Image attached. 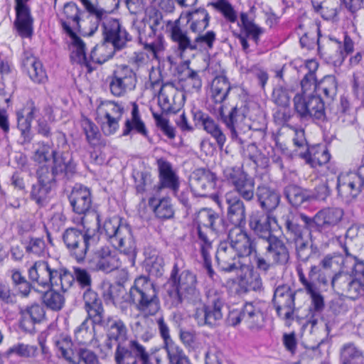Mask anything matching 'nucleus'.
<instances>
[{
    "label": "nucleus",
    "mask_w": 364,
    "mask_h": 364,
    "mask_svg": "<svg viewBox=\"0 0 364 364\" xmlns=\"http://www.w3.org/2000/svg\"><path fill=\"white\" fill-rule=\"evenodd\" d=\"M97 120L101 123L102 130L105 135L114 134L119 127L121 119L109 117L108 115H97Z\"/></svg>",
    "instance_id": "obj_63"
},
{
    "label": "nucleus",
    "mask_w": 364,
    "mask_h": 364,
    "mask_svg": "<svg viewBox=\"0 0 364 364\" xmlns=\"http://www.w3.org/2000/svg\"><path fill=\"white\" fill-rule=\"evenodd\" d=\"M228 240L236 250L239 257H247L256 253L260 242L245 228H236L229 231Z\"/></svg>",
    "instance_id": "obj_18"
},
{
    "label": "nucleus",
    "mask_w": 364,
    "mask_h": 364,
    "mask_svg": "<svg viewBox=\"0 0 364 364\" xmlns=\"http://www.w3.org/2000/svg\"><path fill=\"white\" fill-rule=\"evenodd\" d=\"M31 0H14L16 18L14 26L18 34L23 38H29L33 34L34 18L28 4Z\"/></svg>",
    "instance_id": "obj_26"
},
{
    "label": "nucleus",
    "mask_w": 364,
    "mask_h": 364,
    "mask_svg": "<svg viewBox=\"0 0 364 364\" xmlns=\"http://www.w3.org/2000/svg\"><path fill=\"white\" fill-rule=\"evenodd\" d=\"M156 164L159 170V183L156 184V193L162 189L170 190L176 196L180 186L179 177L173 169L171 164L164 158L157 159Z\"/></svg>",
    "instance_id": "obj_29"
},
{
    "label": "nucleus",
    "mask_w": 364,
    "mask_h": 364,
    "mask_svg": "<svg viewBox=\"0 0 364 364\" xmlns=\"http://www.w3.org/2000/svg\"><path fill=\"white\" fill-rule=\"evenodd\" d=\"M28 278L42 287H59L68 291L75 283V274L63 267L48 261L36 262L28 271Z\"/></svg>",
    "instance_id": "obj_4"
},
{
    "label": "nucleus",
    "mask_w": 364,
    "mask_h": 364,
    "mask_svg": "<svg viewBox=\"0 0 364 364\" xmlns=\"http://www.w3.org/2000/svg\"><path fill=\"white\" fill-rule=\"evenodd\" d=\"M344 260L342 257L328 255L325 256L319 262V265H311L309 272L310 279L318 274L317 280L318 283L327 285L331 284V277L341 269V264Z\"/></svg>",
    "instance_id": "obj_25"
},
{
    "label": "nucleus",
    "mask_w": 364,
    "mask_h": 364,
    "mask_svg": "<svg viewBox=\"0 0 364 364\" xmlns=\"http://www.w3.org/2000/svg\"><path fill=\"white\" fill-rule=\"evenodd\" d=\"M255 196L262 209L270 212L276 209L280 202L277 191L266 185H259L255 189Z\"/></svg>",
    "instance_id": "obj_39"
},
{
    "label": "nucleus",
    "mask_w": 364,
    "mask_h": 364,
    "mask_svg": "<svg viewBox=\"0 0 364 364\" xmlns=\"http://www.w3.org/2000/svg\"><path fill=\"white\" fill-rule=\"evenodd\" d=\"M189 29L193 33H202L209 25L210 16L206 9L200 8L189 12L187 16Z\"/></svg>",
    "instance_id": "obj_46"
},
{
    "label": "nucleus",
    "mask_w": 364,
    "mask_h": 364,
    "mask_svg": "<svg viewBox=\"0 0 364 364\" xmlns=\"http://www.w3.org/2000/svg\"><path fill=\"white\" fill-rule=\"evenodd\" d=\"M363 186L358 171L341 173L337 177L336 190L338 196L346 202L355 199L360 193Z\"/></svg>",
    "instance_id": "obj_27"
},
{
    "label": "nucleus",
    "mask_w": 364,
    "mask_h": 364,
    "mask_svg": "<svg viewBox=\"0 0 364 364\" xmlns=\"http://www.w3.org/2000/svg\"><path fill=\"white\" fill-rule=\"evenodd\" d=\"M237 252L227 240L218 245L215 259L218 268L225 272H232L241 268L242 264Z\"/></svg>",
    "instance_id": "obj_28"
},
{
    "label": "nucleus",
    "mask_w": 364,
    "mask_h": 364,
    "mask_svg": "<svg viewBox=\"0 0 364 364\" xmlns=\"http://www.w3.org/2000/svg\"><path fill=\"white\" fill-rule=\"evenodd\" d=\"M197 36L193 40L196 45V50L207 48L211 50L216 41V33L213 31H208L205 33H197Z\"/></svg>",
    "instance_id": "obj_62"
},
{
    "label": "nucleus",
    "mask_w": 364,
    "mask_h": 364,
    "mask_svg": "<svg viewBox=\"0 0 364 364\" xmlns=\"http://www.w3.org/2000/svg\"><path fill=\"white\" fill-rule=\"evenodd\" d=\"M149 205L153 207L155 216L162 220L171 219L174 216V209L168 197H164L159 200L151 198Z\"/></svg>",
    "instance_id": "obj_47"
},
{
    "label": "nucleus",
    "mask_w": 364,
    "mask_h": 364,
    "mask_svg": "<svg viewBox=\"0 0 364 364\" xmlns=\"http://www.w3.org/2000/svg\"><path fill=\"white\" fill-rule=\"evenodd\" d=\"M170 37L176 45L177 50L181 58H183L188 50H196L193 41L188 36V31L181 23L179 19L175 21L170 27Z\"/></svg>",
    "instance_id": "obj_35"
},
{
    "label": "nucleus",
    "mask_w": 364,
    "mask_h": 364,
    "mask_svg": "<svg viewBox=\"0 0 364 364\" xmlns=\"http://www.w3.org/2000/svg\"><path fill=\"white\" fill-rule=\"evenodd\" d=\"M306 68L309 71L305 74L301 80L302 93L301 95H309L307 92L311 90L316 92V86L318 81L316 80L315 70L318 68V63L313 60H307Z\"/></svg>",
    "instance_id": "obj_57"
},
{
    "label": "nucleus",
    "mask_w": 364,
    "mask_h": 364,
    "mask_svg": "<svg viewBox=\"0 0 364 364\" xmlns=\"http://www.w3.org/2000/svg\"><path fill=\"white\" fill-rule=\"evenodd\" d=\"M95 326L102 328L106 331V346L112 348V341L124 343L128 340V328L125 323L117 315H105Z\"/></svg>",
    "instance_id": "obj_19"
},
{
    "label": "nucleus",
    "mask_w": 364,
    "mask_h": 364,
    "mask_svg": "<svg viewBox=\"0 0 364 364\" xmlns=\"http://www.w3.org/2000/svg\"><path fill=\"white\" fill-rule=\"evenodd\" d=\"M263 305V302L255 301L245 302L242 306L243 323L250 330L258 331L264 326Z\"/></svg>",
    "instance_id": "obj_33"
},
{
    "label": "nucleus",
    "mask_w": 364,
    "mask_h": 364,
    "mask_svg": "<svg viewBox=\"0 0 364 364\" xmlns=\"http://www.w3.org/2000/svg\"><path fill=\"white\" fill-rule=\"evenodd\" d=\"M131 115L132 117L127 119L124 123L122 136H128L131 132H134L148 139L149 132L144 122L140 117L139 107L136 102H133L132 104Z\"/></svg>",
    "instance_id": "obj_42"
},
{
    "label": "nucleus",
    "mask_w": 364,
    "mask_h": 364,
    "mask_svg": "<svg viewBox=\"0 0 364 364\" xmlns=\"http://www.w3.org/2000/svg\"><path fill=\"white\" fill-rule=\"evenodd\" d=\"M299 154L313 168L327 164L331 159V154L326 147L320 145L307 148L304 152H300Z\"/></svg>",
    "instance_id": "obj_41"
},
{
    "label": "nucleus",
    "mask_w": 364,
    "mask_h": 364,
    "mask_svg": "<svg viewBox=\"0 0 364 364\" xmlns=\"http://www.w3.org/2000/svg\"><path fill=\"white\" fill-rule=\"evenodd\" d=\"M338 81L333 75H326L316 86V93L326 102H333L337 95Z\"/></svg>",
    "instance_id": "obj_43"
},
{
    "label": "nucleus",
    "mask_w": 364,
    "mask_h": 364,
    "mask_svg": "<svg viewBox=\"0 0 364 364\" xmlns=\"http://www.w3.org/2000/svg\"><path fill=\"white\" fill-rule=\"evenodd\" d=\"M84 301V309L91 318L92 324H95L100 320L105 315V311L101 299L96 291L90 289H86L82 295Z\"/></svg>",
    "instance_id": "obj_37"
},
{
    "label": "nucleus",
    "mask_w": 364,
    "mask_h": 364,
    "mask_svg": "<svg viewBox=\"0 0 364 364\" xmlns=\"http://www.w3.org/2000/svg\"><path fill=\"white\" fill-rule=\"evenodd\" d=\"M144 20L147 22L149 31L146 33L145 31H139V41L144 45L145 50L156 55L161 48L160 39L162 31L165 26L171 27L173 23L171 21H165L163 14L156 9L150 10Z\"/></svg>",
    "instance_id": "obj_10"
},
{
    "label": "nucleus",
    "mask_w": 364,
    "mask_h": 364,
    "mask_svg": "<svg viewBox=\"0 0 364 364\" xmlns=\"http://www.w3.org/2000/svg\"><path fill=\"white\" fill-rule=\"evenodd\" d=\"M55 346L58 356L64 358L73 364H79L80 362H83L85 364L97 363V356L92 350L85 348L73 350L71 348L72 342L69 339L55 341Z\"/></svg>",
    "instance_id": "obj_17"
},
{
    "label": "nucleus",
    "mask_w": 364,
    "mask_h": 364,
    "mask_svg": "<svg viewBox=\"0 0 364 364\" xmlns=\"http://www.w3.org/2000/svg\"><path fill=\"white\" fill-rule=\"evenodd\" d=\"M129 301L138 311L151 316L160 309L158 294L149 277L139 276L134 279L129 291Z\"/></svg>",
    "instance_id": "obj_6"
},
{
    "label": "nucleus",
    "mask_w": 364,
    "mask_h": 364,
    "mask_svg": "<svg viewBox=\"0 0 364 364\" xmlns=\"http://www.w3.org/2000/svg\"><path fill=\"white\" fill-rule=\"evenodd\" d=\"M296 293V291L288 284H282L276 287L272 302L279 317L287 320L293 318Z\"/></svg>",
    "instance_id": "obj_20"
},
{
    "label": "nucleus",
    "mask_w": 364,
    "mask_h": 364,
    "mask_svg": "<svg viewBox=\"0 0 364 364\" xmlns=\"http://www.w3.org/2000/svg\"><path fill=\"white\" fill-rule=\"evenodd\" d=\"M295 245L298 259L301 262H306L315 258L317 255V247L309 245L308 238L293 243Z\"/></svg>",
    "instance_id": "obj_59"
},
{
    "label": "nucleus",
    "mask_w": 364,
    "mask_h": 364,
    "mask_svg": "<svg viewBox=\"0 0 364 364\" xmlns=\"http://www.w3.org/2000/svg\"><path fill=\"white\" fill-rule=\"evenodd\" d=\"M163 299L168 309H181L184 301L196 304L201 301V293L198 287L196 273L185 268L182 259H176L169 278L164 285Z\"/></svg>",
    "instance_id": "obj_2"
},
{
    "label": "nucleus",
    "mask_w": 364,
    "mask_h": 364,
    "mask_svg": "<svg viewBox=\"0 0 364 364\" xmlns=\"http://www.w3.org/2000/svg\"><path fill=\"white\" fill-rule=\"evenodd\" d=\"M167 352L170 364H188V358L186 355L183 350L173 341L164 345Z\"/></svg>",
    "instance_id": "obj_60"
},
{
    "label": "nucleus",
    "mask_w": 364,
    "mask_h": 364,
    "mask_svg": "<svg viewBox=\"0 0 364 364\" xmlns=\"http://www.w3.org/2000/svg\"><path fill=\"white\" fill-rule=\"evenodd\" d=\"M312 6L316 13L320 14L321 16L326 21H333L338 14L339 7L336 0H328L318 1L311 0Z\"/></svg>",
    "instance_id": "obj_53"
},
{
    "label": "nucleus",
    "mask_w": 364,
    "mask_h": 364,
    "mask_svg": "<svg viewBox=\"0 0 364 364\" xmlns=\"http://www.w3.org/2000/svg\"><path fill=\"white\" fill-rule=\"evenodd\" d=\"M294 107L296 113L301 120L326 119L325 101L320 95L316 94H296L294 97Z\"/></svg>",
    "instance_id": "obj_13"
},
{
    "label": "nucleus",
    "mask_w": 364,
    "mask_h": 364,
    "mask_svg": "<svg viewBox=\"0 0 364 364\" xmlns=\"http://www.w3.org/2000/svg\"><path fill=\"white\" fill-rule=\"evenodd\" d=\"M48 289L41 294L42 303L50 310L53 311H60L65 305L64 295L54 290L53 287H47Z\"/></svg>",
    "instance_id": "obj_54"
},
{
    "label": "nucleus",
    "mask_w": 364,
    "mask_h": 364,
    "mask_svg": "<svg viewBox=\"0 0 364 364\" xmlns=\"http://www.w3.org/2000/svg\"><path fill=\"white\" fill-rule=\"evenodd\" d=\"M203 130L215 139L220 149L223 148L226 142V136L215 119L211 117Z\"/></svg>",
    "instance_id": "obj_61"
},
{
    "label": "nucleus",
    "mask_w": 364,
    "mask_h": 364,
    "mask_svg": "<svg viewBox=\"0 0 364 364\" xmlns=\"http://www.w3.org/2000/svg\"><path fill=\"white\" fill-rule=\"evenodd\" d=\"M196 225L197 235L200 245H212V240L203 228L209 229L212 233L218 235L225 230V221L223 218L211 208L200 209L194 218Z\"/></svg>",
    "instance_id": "obj_15"
},
{
    "label": "nucleus",
    "mask_w": 364,
    "mask_h": 364,
    "mask_svg": "<svg viewBox=\"0 0 364 364\" xmlns=\"http://www.w3.org/2000/svg\"><path fill=\"white\" fill-rule=\"evenodd\" d=\"M248 108L244 105H235L228 114L224 113L223 105L219 107V114L222 121L230 131L233 141L240 144H244L242 135L250 130V125L247 122Z\"/></svg>",
    "instance_id": "obj_14"
},
{
    "label": "nucleus",
    "mask_w": 364,
    "mask_h": 364,
    "mask_svg": "<svg viewBox=\"0 0 364 364\" xmlns=\"http://www.w3.org/2000/svg\"><path fill=\"white\" fill-rule=\"evenodd\" d=\"M50 146L49 144H43L39 149H36L34 154V159L38 163L50 162V164H46L48 167H53L54 166V159H61L65 157L66 159H70L75 166V174L77 173V163L75 161L72 154L68 152L63 153L60 156L58 155V151L54 149L50 151Z\"/></svg>",
    "instance_id": "obj_44"
},
{
    "label": "nucleus",
    "mask_w": 364,
    "mask_h": 364,
    "mask_svg": "<svg viewBox=\"0 0 364 364\" xmlns=\"http://www.w3.org/2000/svg\"><path fill=\"white\" fill-rule=\"evenodd\" d=\"M341 364L361 363L364 359L362 350L353 342H348L342 346L340 349Z\"/></svg>",
    "instance_id": "obj_49"
},
{
    "label": "nucleus",
    "mask_w": 364,
    "mask_h": 364,
    "mask_svg": "<svg viewBox=\"0 0 364 364\" xmlns=\"http://www.w3.org/2000/svg\"><path fill=\"white\" fill-rule=\"evenodd\" d=\"M264 249L263 253H253V262L257 270L262 274H267L268 271L275 265H284L289 259V252L286 244L283 242V247L279 250V253H270L267 250V245H260Z\"/></svg>",
    "instance_id": "obj_21"
},
{
    "label": "nucleus",
    "mask_w": 364,
    "mask_h": 364,
    "mask_svg": "<svg viewBox=\"0 0 364 364\" xmlns=\"http://www.w3.org/2000/svg\"><path fill=\"white\" fill-rule=\"evenodd\" d=\"M93 262L96 269L105 273H109L120 266L115 252L107 246L102 247L95 251Z\"/></svg>",
    "instance_id": "obj_36"
},
{
    "label": "nucleus",
    "mask_w": 364,
    "mask_h": 364,
    "mask_svg": "<svg viewBox=\"0 0 364 364\" xmlns=\"http://www.w3.org/2000/svg\"><path fill=\"white\" fill-rule=\"evenodd\" d=\"M230 90V83L225 76H216L211 83L210 98L215 103L221 104L228 97Z\"/></svg>",
    "instance_id": "obj_45"
},
{
    "label": "nucleus",
    "mask_w": 364,
    "mask_h": 364,
    "mask_svg": "<svg viewBox=\"0 0 364 364\" xmlns=\"http://www.w3.org/2000/svg\"><path fill=\"white\" fill-rule=\"evenodd\" d=\"M137 83V77L134 70L129 65L121 64L116 67L109 77V88L111 94L115 97L124 96L134 90Z\"/></svg>",
    "instance_id": "obj_16"
},
{
    "label": "nucleus",
    "mask_w": 364,
    "mask_h": 364,
    "mask_svg": "<svg viewBox=\"0 0 364 364\" xmlns=\"http://www.w3.org/2000/svg\"><path fill=\"white\" fill-rule=\"evenodd\" d=\"M134 188L137 194L156 192V184L154 183V178L148 171H136L133 173Z\"/></svg>",
    "instance_id": "obj_51"
},
{
    "label": "nucleus",
    "mask_w": 364,
    "mask_h": 364,
    "mask_svg": "<svg viewBox=\"0 0 364 364\" xmlns=\"http://www.w3.org/2000/svg\"><path fill=\"white\" fill-rule=\"evenodd\" d=\"M28 68L30 78L36 83H44L47 80L46 73L43 68L42 63L35 58H28L23 63Z\"/></svg>",
    "instance_id": "obj_58"
},
{
    "label": "nucleus",
    "mask_w": 364,
    "mask_h": 364,
    "mask_svg": "<svg viewBox=\"0 0 364 364\" xmlns=\"http://www.w3.org/2000/svg\"><path fill=\"white\" fill-rule=\"evenodd\" d=\"M264 32V28L258 25L253 23L251 26H246V28L240 30V33H235L234 36L239 40L242 50L246 53H249L250 45L247 38H250L256 45L259 44L260 36Z\"/></svg>",
    "instance_id": "obj_48"
},
{
    "label": "nucleus",
    "mask_w": 364,
    "mask_h": 364,
    "mask_svg": "<svg viewBox=\"0 0 364 364\" xmlns=\"http://www.w3.org/2000/svg\"><path fill=\"white\" fill-rule=\"evenodd\" d=\"M103 230L112 245L127 255L134 263L136 256V248L131 227L122 223L119 218L113 217L105 220Z\"/></svg>",
    "instance_id": "obj_7"
},
{
    "label": "nucleus",
    "mask_w": 364,
    "mask_h": 364,
    "mask_svg": "<svg viewBox=\"0 0 364 364\" xmlns=\"http://www.w3.org/2000/svg\"><path fill=\"white\" fill-rule=\"evenodd\" d=\"M73 212L78 215H85L92 208V199L91 191L87 187L76 183L68 196Z\"/></svg>",
    "instance_id": "obj_31"
},
{
    "label": "nucleus",
    "mask_w": 364,
    "mask_h": 364,
    "mask_svg": "<svg viewBox=\"0 0 364 364\" xmlns=\"http://www.w3.org/2000/svg\"><path fill=\"white\" fill-rule=\"evenodd\" d=\"M87 11L86 20L84 23L87 22L89 25L80 23V28L77 29V32L83 36H92L98 29L100 23L103 26L104 21L109 18L107 11L99 7L92 8Z\"/></svg>",
    "instance_id": "obj_38"
},
{
    "label": "nucleus",
    "mask_w": 364,
    "mask_h": 364,
    "mask_svg": "<svg viewBox=\"0 0 364 364\" xmlns=\"http://www.w3.org/2000/svg\"><path fill=\"white\" fill-rule=\"evenodd\" d=\"M223 176L235 191H229L225 195L228 219L235 228H245L246 208L242 199L247 202L254 199L255 180L240 166L225 167Z\"/></svg>",
    "instance_id": "obj_1"
},
{
    "label": "nucleus",
    "mask_w": 364,
    "mask_h": 364,
    "mask_svg": "<svg viewBox=\"0 0 364 364\" xmlns=\"http://www.w3.org/2000/svg\"><path fill=\"white\" fill-rule=\"evenodd\" d=\"M296 271L299 282L303 285L306 293L310 295L311 299L310 310L314 311V314L312 316L311 322L312 325L314 326L317 323V320L314 318V316L317 314H320L324 308L323 296L318 291L316 284L309 281L306 277L301 267H298Z\"/></svg>",
    "instance_id": "obj_34"
},
{
    "label": "nucleus",
    "mask_w": 364,
    "mask_h": 364,
    "mask_svg": "<svg viewBox=\"0 0 364 364\" xmlns=\"http://www.w3.org/2000/svg\"><path fill=\"white\" fill-rule=\"evenodd\" d=\"M284 235L289 242L306 239L315 232L311 217L300 212H289L282 216Z\"/></svg>",
    "instance_id": "obj_11"
},
{
    "label": "nucleus",
    "mask_w": 364,
    "mask_h": 364,
    "mask_svg": "<svg viewBox=\"0 0 364 364\" xmlns=\"http://www.w3.org/2000/svg\"><path fill=\"white\" fill-rule=\"evenodd\" d=\"M19 314L20 328L26 333H32L35 331V325L45 318L46 311L43 306L34 303L31 306L21 308Z\"/></svg>",
    "instance_id": "obj_32"
},
{
    "label": "nucleus",
    "mask_w": 364,
    "mask_h": 364,
    "mask_svg": "<svg viewBox=\"0 0 364 364\" xmlns=\"http://www.w3.org/2000/svg\"><path fill=\"white\" fill-rule=\"evenodd\" d=\"M68 36L71 38L72 45L75 48L70 54L71 61L85 65L88 68L89 72H91L92 68L90 67V63L86 56L85 43L77 34Z\"/></svg>",
    "instance_id": "obj_55"
},
{
    "label": "nucleus",
    "mask_w": 364,
    "mask_h": 364,
    "mask_svg": "<svg viewBox=\"0 0 364 364\" xmlns=\"http://www.w3.org/2000/svg\"><path fill=\"white\" fill-rule=\"evenodd\" d=\"M283 193L288 202L296 208L306 207V203L310 200L309 194H307L301 187L294 184L284 187Z\"/></svg>",
    "instance_id": "obj_50"
},
{
    "label": "nucleus",
    "mask_w": 364,
    "mask_h": 364,
    "mask_svg": "<svg viewBox=\"0 0 364 364\" xmlns=\"http://www.w3.org/2000/svg\"><path fill=\"white\" fill-rule=\"evenodd\" d=\"M248 222L250 229L257 235V239L259 240L260 245H267L268 252L278 253L277 250L284 247V242L272 231V222H277L274 217L257 210L252 213Z\"/></svg>",
    "instance_id": "obj_9"
},
{
    "label": "nucleus",
    "mask_w": 364,
    "mask_h": 364,
    "mask_svg": "<svg viewBox=\"0 0 364 364\" xmlns=\"http://www.w3.org/2000/svg\"><path fill=\"white\" fill-rule=\"evenodd\" d=\"M217 176L208 169L198 168L191 175L189 186L196 197H208L216 186Z\"/></svg>",
    "instance_id": "obj_22"
},
{
    "label": "nucleus",
    "mask_w": 364,
    "mask_h": 364,
    "mask_svg": "<svg viewBox=\"0 0 364 364\" xmlns=\"http://www.w3.org/2000/svg\"><path fill=\"white\" fill-rule=\"evenodd\" d=\"M353 258L351 272L339 270L332 276L331 286L338 295L355 300L364 295V262Z\"/></svg>",
    "instance_id": "obj_5"
},
{
    "label": "nucleus",
    "mask_w": 364,
    "mask_h": 364,
    "mask_svg": "<svg viewBox=\"0 0 364 364\" xmlns=\"http://www.w3.org/2000/svg\"><path fill=\"white\" fill-rule=\"evenodd\" d=\"M225 306V296L223 293L217 291H209L207 304L201 309H196L194 318L200 326H213L223 319Z\"/></svg>",
    "instance_id": "obj_12"
},
{
    "label": "nucleus",
    "mask_w": 364,
    "mask_h": 364,
    "mask_svg": "<svg viewBox=\"0 0 364 364\" xmlns=\"http://www.w3.org/2000/svg\"><path fill=\"white\" fill-rule=\"evenodd\" d=\"M83 11L73 1L64 4L62 14L58 16V21L64 33L68 36L76 34L75 31L80 28L81 14Z\"/></svg>",
    "instance_id": "obj_30"
},
{
    "label": "nucleus",
    "mask_w": 364,
    "mask_h": 364,
    "mask_svg": "<svg viewBox=\"0 0 364 364\" xmlns=\"http://www.w3.org/2000/svg\"><path fill=\"white\" fill-rule=\"evenodd\" d=\"M102 33L105 41L110 43L115 50L123 49L132 41L131 35L119 20L112 17L104 21Z\"/></svg>",
    "instance_id": "obj_23"
},
{
    "label": "nucleus",
    "mask_w": 364,
    "mask_h": 364,
    "mask_svg": "<svg viewBox=\"0 0 364 364\" xmlns=\"http://www.w3.org/2000/svg\"><path fill=\"white\" fill-rule=\"evenodd\" d=\"M82 127L88 143L90 144H95L98 140L100 136L98 127L94 122L87 118H85L82 120Z\"/></svg>",
    "instance_id": "obj_64"
},
{
    "label": "nucleus",
    "mask_w": 364,
    "mask_h": 364,
    "mask_svg": "<svg viewBox=\"0 0 364 364\" xmlns=\"http://www.w3.org/2000/svg\"><path fill=\"white\" fill-rule=\"evenodd\" d=\"M344 211L341 208H326L318 211L311 217L315 232L328 234L333 228L341 223Z\"/></svg>",
    "instance_id": "obj_24"
},
{
    "label": "nucleus",
    "mask_w": 364,
    "mask_h": 364,
    "mask_svg": "<svg viewBox=\"0 0 364 364\" xmlns=\"http://www.w3.org/2000/svg\"><path fill=\"white\" fill-rule=\"evenodd\" d=\"M97 115H108L109 117L122 119L124 112V106L122 102L113 100L101 101L97 107Z\"/></svg>",
    "instance_id": "obj_56"
},
{
    "label": "nucleus",
    "mask_w": 364,
    "mask_h": 364,
    "mask_svg": "<svg viewBox=\"0 0 364 364\" xmlns=\"http://www.w3.org/2000/svg\"><path fill=\"white\" fill-rule=\"evenodd\" d=\"M179 81L184 91L193 93L200 91L202 80L197 71L187 67L181 74Z\"/></svg>",
    "instance_id": "obj_52"
},
{
    "label": "nucleus",
    "mask_w": 364,
    "mask_h": 364,
    "mask_svg": "<svg viewBox=\"0 0 364 364\" xmlns=\"http://www.w3.org/2000/svg\"><path fill=\"white\" fill-rule=\"evenodd\" d=\"M180 93L174 87L173 82H166L160 88L158 101L159 105L164 112H176L178 107H175L176 98Z\"/></svg>",
    "instance_id": "obj_40"
},
{
    "label": "nucleus",
    "mask_w": 364,
    "mask_h": 364,
    "mask_svg": "<svg viewBox=\"0 0 364 364\" xmlns=\"http://www.w3.org/2000/svg\"><path fill=\"white\" fill-rule=\"evenodd\" d=\"M63 241L70 253L79 262L84 261L87 252L99 241L95 230L68 228L63 233Z\"/></svg>",
    "instance_id": "obj_8"
},
{
    "label": "nucleus",
    "mask_w": 364,
    "mask_h": 364,
    "mask_svg": "<svg viewBox=\"0 0 364 364\" xmlns=\"http://www.w3.org/2000/svg\"><path fill=\"white\" fill-rule=\"evenodd\" d=\"M36 174L38 181L31 186L30 198L38 206L45 207L50 201L51 191L57 181H67L73 178L75 175V166L70 159H55L53 167L41 165Z\"/></svg>",
    "instance_id": "obj_3"
}]
</instances>
